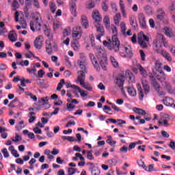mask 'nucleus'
<instances>
[{
  "mask_svg": "<svg viewBox=\"0 0 175 175\" xmlns=\"http://www.w3.org/2000/svg\"><path fill=\"white\" fill-rule=\"evenodd\" d=\"M103 44H104L105 47H108L109 50H114L115 53L120 51V46H121L120 40L117 38V35H113L112 36L111 41L110 40H109V42L104 40Z\"/></svg>",
  "mask_w": 175,
  "mask_h": 175,
  "instance_id": "obj_1",
  "label": "nucleus"
},
{
  "mask_svg": "<svg viewBox=\"0 0 175 175\" xmlns=\"http://www.w3.org/2000/svg\"><path fill=\"white\" fill-rule=\"evenodd\" d=\"M96 51L98 52L97 58L102 69L107 70V57H106L105 50L102 47H97Z\"/></svg>",
  "mask_w": 175,
  "mask_h": 175,
  "instance_id": "obj_2",
  "label": "nucleus"
},
{
  "mask_svg": "<svg viewBox=\"0 0 175 175\" xmlns=\"http://www.w3.org/2000/svg\"><path fill=\"white\" fill-rule=\"evenodd\" d=\"M45 49L47 54L49 55H51L54 54V53H57L58 51V44L57 43L54 42L53 44L47 40L45 42Z\"/></svg>",
  "mask_w": 175,
  "mask_h": 175,
  "instance_id": "obj_3",
  "label": "nucleus"
},
{
  "mask_svg": "<svg viewBox=\"0 0 175 175\" xmlns=\"http://www.w3.org/2000/svg\"><path fill=\"white\" fill-rule=\"evenodd\" d=\"M115 88H122L124 87V83H125V76L118 75L115 77L114 79Z\"/></svg>",
  "mask_w": 175,
  "mask_h": 175,
  "instance_id": "obj_4",
  "label": "nucleus"
},
{
  "mask_svg": "<svg viewBox=\"0 0 175 175\" xmlns=\"http://www.w3.org/2000/svg\"><path fill=\"white\" fill-rule=\"evenodd\" d=\"M49 96H46L45 98H42L39 100L40 105L36 107V104L33 105V107L36 109L38 111L42 109V107H44V105H49Z\"/></svg>",
  "mask_w": 175,
  "mask_h": 175,
  "instance_id": "obj_5",
  "label": "nucleus"
},
{
  "mask_svg": "<svg viewBox=\"0 0 175 175\" xmlns=\"http://www.w3.org/2000/svg\"><path fill=\"white\" fill-rule=\"evenodd\" d=\"M138 20L139 23V26L142 28V29H147V23H146V16H144V14L142 13L139 14Z\"/></svg>",
  "mask_w": 175,
  "mask_h": 175,
  "instance_id": "obj_6",
  "label": "nucleus"
},
{
  "mask_svg": "<svg viewBox=\"0 0 175 175\" xmlns=\"http://www.w3.org/2000/svg\"><path fill=\"white\" fill-rule=\"evenodd\" d=\"M89 57L90 58V59L92 61V65L96 68V70H97V72H100V67L99 66L98 60H96V57H95V56L92 53H89Z\"/></svg>",
  "mask_w": 175,
  "mask_h": 175,
  "instance_id": "obj_7",
  "label": "nucleus"
},
{
  "mask_svg": "<svg viewBox=\"0 0 175 175\" xmlns=\"http://www.w3.org/2000/svg\"><path fill=\"white\" fill-rule=\"evenodd\" d=\"M42 39H43V36H39L34 40V46L38 50H40V49H42V44H43V40H42Z\"/></svg>",
  "mask_w": 175,
  "mask_h": 175,
  "instance_id": "obj_8",
  "label": "nucleus"
},
{
  "mask_svg": "<svg viewBox=\"0 0 175 175\" xmlns=\"http://www.w3.org/2000/svg\"><path fill=\"white\" fill-rule=\"evenodd\" d=\"M81 35H83L81 33V27L78 26L73 29L72 38H78V39H80V38H81Z\"/></svg>",
  "mask_w": 175,
  "mask_h": 175,
  "instance_id": "obj_9",
  "label": "nucleus"
},
{
  "mask_svg": "<svg viewBox=\"0 0 175 175\" xmlns=\"http://www.w3.org/2000/svg\"><path fill=\"white\" fill-rule=\"evenodd\" d=\"M85 72L83 70H79L77 72L78 75H79L77 79V81L80 82V84L81 83H84L85 81ZM81 73V74H80Z\"/></svg>",
  "mask_w": 175,
  "mask_h": 175,
  "instance_id": "obj_10",
  "label": "nucleus"
},
{
  "mask_svg": "<svg viewBox=\"0 0 175 175\" xmlns=\"http://www.w3.org/2000/svg\"><path fill=\"white\" fill-rule=\"evenodd\" d=\"M81 23L83 28L87 29L88 27H90V25L88 23V18L85 15H82L81 18Z\"/></svg>",
  "mask_w": 175,
  "mask_h": 175,
  "instance_id": "obj_11",
  "label": "nucleus"
},
{
  "mask_svg": "<svg viewBox=\"0 0 175 175\" xmlns=\"http://www.w3.org/2000/svg\"><path fill=\"white\" fill-rule=\"evenodd\" d=\"M38 27H42V24H40L39 22L37 21H31L30 22V29L35 32V28L36 29H40V28H38Z\"/></svg>",
  "mask_w": 175,
  "mask_h": 175,
  "instance_id": "obj_12",
  "label": "nucleus"
},
{
  "mask_svg": "<svg viewBox=\"0 0 175 175\" xmlns=\"http://www.w3.org/2000/svg\"><path fill=\"white\" fill-rule=\"evenodd\" d=\"M77 8H76V1L70 3V12L71 14L74 16V17L77 16V14L76 12Z\"/></svg>",
  "mask_w": 175,
  "mask_h": 175,
  "instance_id": "obj_13",
  "label": "nucleus"
},
{
  "mask_svg": "<svg viewBox=\"0 0 175 175\" xmlns=\"http://www.w3.org/2000/svg\"><path fill=\"white\" fill-rule=\"evenodd\" d=\"M89 170H91V173L92 175H99L100 174V170H99V167L94 166L90 167L89 168Z\"/></svg>",
  "mask_w": 175,
  "mask_h": 175,
  "instance_id": "obj_14",
  "label": "nucleus"
},
{
  "mask_svg": "<svg viewBox=\"0 0 175 175\" xmlns=\"http://www.w3.org/2000/svg\"><path fill=\"white\" fill-rule=\"evenodd\" d=\"M127 92L130 96H136V89L131 87H126Z\"/></svg>",
  "mask_w": 175,
  "mask_h": 175,
  "instance_id": "obj_15",
  "label": "nucleus"
},
{
  "mask_svg": "<svg viewBox=\"0 0 175 175\" xmlns=\"http://www.w3.org/2000/svg\"><path fill=\"white\" fill-rule=\"evenodd\" d=\"M98 14H99V11L96 10V11H94V15H92V18H94V20H96L97 23H99V21L102 20V16H100Z\"/></svg>",
  "mask_w": 175,
  "mask_h": 175,
  "instance_id": "obj_16",
  "label": "nucleus"
},
{
  "mask_svg": "<svg viewBox=\"0 0 175 175\" xmlns=\"http://www.w3.org/2000/svg\"><path fill=\"white\" fill-rule=\"evenodd\" d=\"M161 55H163L167 61H169V62H172V57L169 53L166 52V51L161 50Z\"/></svg>",
  "mask_w": 175,
  "mask_h": 175,
  "instance_id": "obj_17",
  "label": "nucleus"
},
{
  "mask_svg": "<svg viewBox=\"0 0 175 175\" xmlns=\"http://www.w3.org/2000/svg\"><path fill=\"white\" fill-rule=\"evenodd\" d=\"M161 66H162V64L159 63L158 62H157L155 63V69H156L157 72L160 73V75H163V71L162 70Z\"/></svg>",
  "mask_w": 175,
  "mask_h": 175,
  "instance_id": "obj_18",
  "label": "nucleus"
},
{
  "mask_svg": "<svg viewBox=\"0 0 175 175\" xmlns=\"http://www.w3.org/2000/svg\"><path fill=\"white\" fill-rule=\"evenodd\" d=\"M138 43L139 46L142 47V49H147V43L142 39V36H138Z\"/></svg>",
  "mask_w": 175,
  "mask_h": 175,
  "instance_id": "obj_19",
  "label": "nucleus"
},
{
  "mask_svg": "<svg viewBox=\"0 0 175 175\" xmlns=\"http://www.w3.org/2000/svg\"><path fill=\"white\" fill-rule=\"evenodd\" d=\"M98 26H96V31L98 32V34L100 35H105V27L100 24H98Z\"/></svg>",
  "mask_w": 175,
  "mask_h": 175,
  "instance_id": "obj_20",
  "label": "nucleus"
},
{
  "mask_svg": "<svg viewBox=\"0 0 175 175\" xmlns=\"http://www.w3.org/2000/svg\"><path fill=\"white\" fill-rule=\"evenodd\" d=\"M62 140L65 141V140H68V142H77V139H75V137H72V136H65V135H62Z\"/></svg>",
  "mask_w": 175,
  "mask_h": 175,
  "instance_id": "obj_21",
  "label": "nucleus"
},
{
  "mask_svg": "<svg viewBox=\"0 0 175 175\" xmlns=\"http://www.w3.org/2000/svg\"><path fill=\"white\" fill-rule=\"evenodd\" d=\"M80 85H81V87H83V88H85L88 91H92V86H91V84L84 83V82H81Z\"/></svg>",
  "mask_w": 175,
  "mask_h": 175,
  "instance_id": "obj_22",
  "label": "nucleus"
},
{
  "mask_svg": "<svg viewBox=\"0 0 175 175\" xmlns=\"http://www.w3.org/2000/svg\"><path fill=\"white\" fill-rule=\"evenodd\" d=\"M139 70L142 76H143V77H147L148 76V74L147 73V70H146V69L142 66H139Z\"/></svg>",
  "mask_w": 175,
  "mask_h": 175,
  "instance_id": "obj_23",
  "label": "nucleus"
},
{
  "mask_svg": "<svg viewBox=\"0 0 175 175\" xmlns=\"http://www.w3.org/2000/svg\"><path fill=\"white\" fill-rule=\"evenodd\" d=\"M80 68V69H81V70H83V72H87V68H85V65L84 64V62L79 59L77 62Z\"/></svg>",
  "mask_w": 175,
  "mask_h": 175,
  "instance_id": "obj_24",
  "label": "nucleus"
},
{
  "mask_svg": "<svg viewBox=\"0 0 175 175\" xmlns=\"http://www.w3.org/2000/svg\"><path fill=\"white\" fill-rule=\"evenodd\" d=\"M121 18V14L118 13L116 14V16L113 17V21L116 25H118L120 24V20Z\"/></svg>",
  "mask_w": 175,
  "mask_h": 175,
  "instance_id": "obj_25",
  "label": "nucleus"
},
{
  "mask_svg": "<svg viewBox=\"0 0 175 175\" xmlns=\"http://www.w3.org/2000/svg\"><path fill=\"white\" fill-rule=\"evenodd\" d=\"M144 9L146 14L148 16H151V14H152V8H151V6L146 5Z\"/></svg>",
  "mask_w": 175,
  "mask_h": 175,
  "instance_id": "obj_26",
  "label": "nucleus"
},
{
  "mask_svg": "<svg viewBox=\"0 0 175 175\" xmlns=\"http://www.w3.org/2000/svg\"><path fill=\"white\" fill-rule=\"evenodd\" d=\"M103 23L105 25V28H107V29H108L109 27L108 25H109L110 24V18H109L108 16H105L103 18Z\"/></svg>",
  "mask_w": 175,
  "mask_h": 175,
  "instance_id": "obj_27",
  "label": "nucleus"
},
{
  "mask_svg": "<svg viewBox=\"0 0 175 175\" xmlns=\"http://www.w3.org/2000/svg\"><path fill=\"white\" fill-rule=\"evenodd\" d=\"M152 85L153 88H154V90H158V88H162L161 87V84H159V83L157 81V79L152 81Z\"/></svg>",
  "mask_w": 175,
  "mask_h": 175,
  "instance_id": "obj_28",
  "label": "nucleus"
},
{
  "mask_svg": "<svg viewBox=\"0 0 175 175\" xmlns=\"http://www.w3.org/2000/svg\"><path fill=\"white\" fill-rule=\"evenodd\" d=\"M159 13H160V14L157 15V18L158 20H160V21H163L165 17V12L162 10H159Z\"/></svg>",
  "mask_w": 175,
  "mask_h": 175,
  "instance_id": "obj_29",
  "label": "nucleus"
},
{
  "mask_svg": "<svg viewBox=\"0 0 175 175\" xmlns=\"http://www.w3.org/2000/svg\"><path fill=\"white\" fill-rule=\"evenodd\" d=\"M76 90H77L78 92L81 94V96L82 98H85V96L88 95L87 93H85V91L81 90V88H80L79 86H77Z\"/></svg>",
  "mask_w": 175,
  "mask_h": 175,
  "instance_id": "obj_30",
  "label": "nucleus"
},
{
  "mask_svg": "<svg viewBox=\"0 0 175 175\" xmlns=\"http://www.w3.org/2000/svg\"><path fill=\"white\" fill-rule=\"evenodd\" d=\"M64 84H65V79H60V82L58 83L56 88L57 91H61V89L64 87Z\"/></svg>",
  "mask_w": 175,
  "mask_h": 175,
  "instance_id": "obj_31",
  "label": "nucleus"
},
{
  "mask_svg": "<svg viewBox=\"0 0 175 175\" xmlns=\"http://www.w3.org/2000/svg\"><path fill=\"white\" fill-rule=\"evenodd\" d=\"M49 8L52 13H55V10H57V6L55 5V3L53 2L49 3Z\"/></svg>",
  "mask_w": 175,
  "mask_h": 175,
  "instance_id": "obj_32",
  "label": "nucleus"
},
{
  "mask_svg": "<svg viewBox=\"0 0 175 175\" xmlns=\"http://www.w3.org/2000/svg\"><path fill=\"white\" fill-rule=\"evenodd\" d=\"M110 61L114 68H118V62L116 61V58H114V57L111 56Z\"/></svg>",
  "mask_w": 175,
  "mask_h": 175,
  "instance_id": "obj_33",
  "label": "nucleus"
},
{
  "mask_svg": "<svg viewBox=\"0 0 175 175\" xmlns=\"http://www.w3.org/2000/svg\"><path fill=\"white\" fill-rule=\"evenodd\" d=\"M138 36H141L142 39H144V40H145L146 42L150 41V38L147 36H146V34H144L143 31H140L138 34Z\"/></svg>",
  "mask_w": 175,
  "mask_h": 175,
  "instance_id": "obj_34",
  "label": "nucleus"
},
{
  "mask_svg": "<svg viewBox=\"0 0 175 175\" xmlns=\"http://www.w3.org/2000/svg\"><path fill=\"white\" fill-rule=\"evenodd\" d=\"M92 152H94V150H91L87 152V158L90 161H92L94 159V155H92Z\"/></svg>",
  "mask_w": 175,
  "mask_h": 175,
  "instance_id": "obj_35",
  "label": "nucleus"
},
{
  "mask_svg": "<svg viewBox=\"0 0 175 175\" xmlns=\"http://www.w3.org/2000/svg\"><path fill=\"white\" fill-rule=\"evenodd\" d=\"M95 8V2L94 0H90L87 5L88 9H94Z\"/></svg>",
  "mask_w": 175,
  "mask_h": 175,
  "instance_id": "obj_36",
  "label": "nucleus"
},
{
  "mask_svg": "<svg viewBox=\"0 0 175 175\" xmlns=\"http://www.w3.org/2000/svg\"><path fill=\"white\" fill-rule=\"evenodd\" d=\"M117 159H109L108 160V163L109 165V166L112 167V166H116V165H117Z\"/></svg>",
  "mask_w": 175,
  "mask_h": 175,
  "instance_id": "obj_37",
  "label": "nucleus"
},
{
  "mask_svg": "<svg viewBox=\"0 0 175 175\" xmlns=\"http://www.w3.org/2000/svg\"><path fill=\"white\" fill-rule=\"evenodd\" d=\"M144 170L146 172H154V164H150L148 167L145 165Z\"/></svg>",
  "mask_w": 175,
  "mask_h": 175,
  "instance_id": "obj_38",
  "label": "nucleus"
},
{
  "mask_svg": "<svg viewBox=\"0 0 175 175\" xmlns=\"http://www.w3.org/2000/svg\"><path fill=\"white\" fill-rule=\"evenodd\" d=\"M163 103L165 105V106H173V104H170V98H165L163 99Z\"/></svg>",
  "mask_w": 175,
  "mask_h": 175,
  "instance_id": "obj_39",
  "label": "nucleus"
},
{
  "mask_svg": "<svg viewBox=\"0 0 175 175\" xmlns=\"http://www.w3.org/2000/svg\"><path fill=\"white\" fill-rule=\"evenodd\" d=\"M165 90H167L169 94H174V90H173V89L172 88V85H170V84H166Z\"/></svg>",
  "mask_w": 175,
  "mask_h": 175,
  "instance_id": "obj_40",
  "label": "nucleus"
},
{
  "mask_svg": "<svg viewBox=\"0 0 175 175\" xmlns=\"http://www.w3.org/2000/svg\"><path fill=\"white\" fill-rule=\"evenodd\" d=\"M12 142H14V143H17V142H21L23 140V137L21 135H16L15 136V139L14 137L11 138Z\"/></svg>",
  "mask_w": 175,
  "mask_h": 175,
  "instance_id": "obj_41",
  "label": "nucleus"
},
{
  "mask_svg": "<svg viewBox=\"0 0 175 175\" xmlns=\"http://www.w3.org/2000/svg\"><path fill=\"white\" fill-rule=\"evenodd\" d=\"M106 110H107L108 111H111V108H110V107H109L107 105H105L104 108H103V111H105V113H106V114H109L110 116H111V114H113V112L109 113Z\"/></svg>",
  "mask_w": 175,
  "mask_h": 175,
  "instance_id": "obj_42",
  "label": "nucleus"
},
{
  "mask_svg": "<svg viewBox=\"0 0 175 175\" xmlns=\"http://www.w3.org/2000/svg\"><path fill=\"white\" fill-rule=\"evenodd\" d=\"M121 29H122V33L123 35H126V26L125 25V23H121Z\"/></svg>",
  "mask_w": 175,
  "mask_h": 175,
  "instance_id": "obj_43",
  "label": "nucleus"
},
{
  "mask_svg": "<svg viewBox=\"0 0 175 175\" xmlns=\"http://www.w3.org/2000/svg\"><path fill=\"white\" fill-rule=\"evenodd\" d=\"M76 172H77V169L76 168H73V167L68 168V175L76 174Z\"/></svg>",
  "mask_w": 175,
  "mask_h": 175,
  "instance_id": "obj_44",
  "label": "nucleus"
},
{
  "mask_svg": "<svg viewBox=\"0 0 175 175\" xmlns=\"http://www.w3.org/2000/svg\"><path fill=\"white\" fill-rule=\"evenodd\" d=\"M21 23L22 24V28L25 29L27 28V21L24 20V18L21 17Z\"/></svg>",
  "mask_w": 175,
  "mask_h": 175,
  "instance_id": "obj_45",
  "label": "nucleus"
},
{
  "mask_svg": "<svg viewBox=\"0 0 175 175\" xmlns=\"http://www.w3.org/2000/svg\"><path fill=\"white\" fill-rule=\"evenodd\" d=\"M69 35H70V29H65L63 31V36L66 38V36H69Z\"/></svg>",
  "mask_w": 175,
  "mask_h": 175,
  "instance_id": "obj_46",
  "label": "nucleus"
},
{
  "mask_svg": "<svg viewBox=\"0 0 175 175\" xmlns=\"http://www.w3.org/2000/svg\"><path fill=\"white\" fill-rule=\"evenodd\" d=\"M44 75H46V72H44V70H40L38 72V77H40V79H43V76H44Z\"/></svg>",
  "mask_w": 175,
  "mask_h": 175,
  "instance_id": "obj_47",
  "label": "nucleus"
},
{
  "mask_svg": "<svg viewBox=\"0 0 175 175\" xmlns=\"http://www.w3.org/2000/svg\"><path fill=\"white\" fill-rule=\"evenodd\" d=\"M1 152L4 155V158H9V152H8V149L6 148L1 150Z\"/></svg>",
  "mask_w": 175,
  "mask_h": 175,
  "instance_id": "obj_48",
  "label": "nucleus"
},
{
  "mask_svg": "<svg viewBox=\"0 0 175 175\" xmlns=\"http://www.w3.org/2000/svg\"><path fill=\"white\" fill-rule=\"evenodd\" d=\"M137 163L138 166H139L140 167H143V169H144L146 167V165H144V163L143 160H142V159L137 160Z\"/></svg>",
  "mask_w": 175,
  "mask_h": 175,
  "instance_id": "obj_49",
  "label": "nucleus"
},
{
  "mask_svg": "<svg viewBox=\"0 0 175 175\" xmlns=\"http://www.w3.org/2000/svg\"><path fill=\"white\" fill-rule=\"evenodd\" d=\"M19 65H21V66H28V65H29V61L28 60H22L21 62H20Z\"/></svg>",
  "mask_w": 175,
  "mask_h": 175,
  "instance_id": "obj_50",
  "label": "nucleus"
},
{
  "mask_svg": "<svg viewBox=\"0 0 175 175\" xmlns=\"http://www.w3.org/2000/svg\"><path fill=\"white\" fill-rule=\"evenodd\" d=\"M130 23H131V27H133L135 29H136L137 27H139V25H137V22L136 21L135 22V21L133 20H131Z\"/></svg>",
  "mask_w": 175,
  "mask_h": 175,
  "instance_id": "obj_51",
  "label": "nucleus"
},
{
  "mask_svg": "<svg viewBox=\"0 0 175 175\" xmlns=\"http://www.w3.org/2000/svg\"><path fill=\"white\" fill-rule=\"evenodd\" d=\"M111 29L112 30V33H116L114 35H116V37H117V33L118 32V30L117 29V27H116L114 25H111Z\"/></svg>",
  "mask_w": 175,
  "mask_h": 175,
  "instance_id": "obj_52",
  "label": "nucleus"
},
{
  "mask_svg": "<svg viewBox=\"0 0 175 175\" xmlns=\"http://www.w3.org/2000/svg\"><path fill=\"white\" fill-rule=\"evenodd\" d=\"M162 90V88H158V89H156L155 91L157 92V94H159V95L161 96H165L166 95V94L165 93V92L161 90Z\"/></svg>",
  "mask_w": 175,
  "mask_h": 175,
  "instance_id": "obj_53",
  "label": "nucleus"
},
{
  "mask_svg": "<svg viewBox=\"0 0 175 175\" xmlns=\"http://www.w3.org/2000/svg\"><path fill=\"white\" fill-rule=\"evenodd\" d=\"M139 54L141 55L142 61H146V53H144V51H143V50H139Z\"/></svg>",
  "mask_w": 175,
  "mask_h": 175,
  "instance_id": "obj_54",
  "label": "nucleus"
},
{
  "mask_svg": "<svg viewBox=\"0 0 175 175\" xmlns=\"http://www.w3.org/2000/svg\"><path fill=\"white\" fill-rule=\"evenodd\" d=\"M120 152H123L124 154H126L128 152V147L126 146H123L120 149Z\"/></svg>",
  "mask_w": 175,
  "mask_h": 175,
  "instance_id": "obj_55",
  "label": "nucleus"
},
{
  "mask_svg": "<svg viewBox=\"0 0 175 175\" xmlns=\"http://www.w3.org/2000/svg\"><path fill=\"white\" fill-rule=\"evenodd\" d=\"M27 96H30L31 99H33L34 102L38 100V97H36V96L33 95L32 93L27 94Z\"/></svg>",
  "mask_w": 175,
  "mask_h": 175,
  "instance_id": "obj_56",
  "label": "nucleus"
},
{
  "mask_svg": "<svg viewBox=\"0 0 175 175\" xmlns=\"http://www.w3.org/2000/svg\"><path fill=\"white\" fill-rule=\"evenodd\" d=\"M109 105H110L112 107V109H114V110L116 111H121V109L120 108H118V107H116L115 105V104H113V103H109Z\"/></svg>",
  "mask_w": 175,
  "mask_h": 175,
  "instance_id": "obj_57",
  "label": "nucleus"
},
{
  "mask_svg": "<svg viewBox=\"0 0 175 175\" xmlns=\"http://www.w3.org/2000/svg\"><path fill=\"white\" fill-rule=\"evenodd\" d=\"M8 38L10 39V42H16V40H17L16 38H14V33H10L8 35Z\"/></svg>",
  "mask_w": 175,
  "mask_h": 175,
  "instance_id": "obj_58",
  "label": "nucleus"
},
{
  "mask_svg": "<svg viewBox=\"0 0 175 175\" xmlns=\"http://www.w3.org/2000/svg\"><path fill=\"white\" fill-rule=\"evenodd\" d=\"M66 107H67L68 111H72V109H75V107H76V106L73 105L70 103H67L66 104Z\"/></svg>",
  "mask_w": 175,
  "mask_h": 175,
  "instance_id": "obj_59",
  "label": "nucleus"
},
{
  "mask_svg": "<svg viewBox=\"0 0 175 175\" xmlns=\"http://www.w3.org/2000/svg\"><path fill=\"white\" fill-rule=\"evenodd\" d=\"M66 88H74L75 90H77V85H72L70 83H66Z\"/></svg>",
  "mask_w": 175,
  "mask_h": 175,
  "instance_id": "obj_60",
  "label": "nucleus"
},
{
  "mask_svg": "<svg viewBox=\"0 0 175 175\" xmlns=\"http://www.w3.org/2000/svg\"><path fill=\"white\" fill-rule=\"evenodd\" d=\"M170 12H175V1L172 3V5L169 7Z\"/></svg>",
  "mask_w": 175,
  "mask_h": 175,
  "instance_id": "obj_61",
  "label": "nucleus"
},
{
  "mask_svg": "<svg viewBox=\"0 0 175 175\" xmlns=\"http://www.w3.org/2000/svg\"><path fill=\"white\" fill-rule=\"evenodd\" d=\"M149 24L151 28H155V22H154V19H149Z\"/></svg>",
  "mask_w": 175,
  "mask_h": 175,
  "instance_id": "obj_62",
  "label": "nucleus"
},
{
  "mask_svg": "<svg viewBox=\"0 0 175 175\" xmlns=\"http://www.w3.org/2000/svg\"><path fill=\"white\" fill-rule=\"evenodd\" d=\"M143 88L144 90L145 94H148V92H150V85H145V86H143Z\"/></svg>",
  "mask_w": 175,
  "mask_h": 175,
  "instance_id": "obj_63",
  "label": "nucleus"
},
{
  "mask_svg": "<svg viewBox=\"0 0 175 175\" xmlns=\"http://www.w3.org/2000/svg\"><path fill=\"white\" fill-rule=\"evenodd\" d=\"M33 132L37 134L42 135V130L39 127H36L33 129Z\"/></svg>",
  "mask_w": 175,
  "mask_h": 175,
  "instance_id": "obj_64",
  "label": "nucleus"
}]
</instances>
